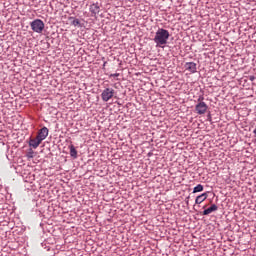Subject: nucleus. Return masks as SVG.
Wrapping results in <instances>:
<instances>
[{"label":"nucleus","mask_w":256,"mask_h":256,"mask_svg":"<svg viewBox=\"0 0 256 256\" xmlns=\"http://www.w3.org/2000/svg\"><path fill=\"white\" fill-rule=\"evenodd\" d=\"M169 37H170L169 30L159 28L156 31L153 41L154 43H156V47H160L163 49L167 41H169Z\"/></svg>","instance_id":"nucleus-1"},{"label":"nucleus","mask_w":256,"mask_h":256,"mask_svg":"<svg viewBox=\"0 0 256 256\" xmlns=\"http://www.w3.org/2000/svg\"><path fill=\"white\" fill-rule=\"evenodd\" d=\"M30 27L34 33H43L45 29V23L41 19H35L30 23Z\"/></svg>","instance_id":"nucleus-2"},{"label":"nucleus","mask_w":256,"mask_h":256,"mask_svg":"<svg viewBox=\"0 0 256 256\" xmlns=\"http://www.w3.org/2000/svg\"><path fill=\"white\" fill-rule=\"evenodd\" d=\"M113 97H115V89H113V88H105L102 91L101 99L105 103H107V101H110V99H113Z\"/></svg>","instance_id":"nucleus-3"},{"label":"nucleus","mask_w":256,"mask_h":256,"mask_svg":"<svg viewBox=\"0 0 256 256\" xmlns=\"http://www.w3.org/2000/svg\"><path fill=\"white\" fill-rule=\"evenodd\" d=\"M208 109H209V106H207V103L205 102H199L195 106V111L198 115H205Z\"/></svg>","instance_id":"nucleus-4"},{"label":"nucleus","mask_w":256,"mask_h":256,"mask_svg":"<svg viewBox=\"0 0 256 256\" xmlns=\"http://www.w3.org/2000/svg\"><path fill=\"white\" fill-rule=\"evenodd\" d=\"M49 135V129L47 127H43L42 129L39 130L38 134H37V138L40 141H45V139H47V136Z\"/></svg>","instance_id":"nucleus-5"},{"label":"nucleus","mask_w":256,"mask_h":256,"mask_svg":"<svg viewBox=\"0 0 256 256\" xmlns=\"http://www.w3.org/2000/svg\"><path fill=\"white\" fill-rule=\"evenodd\" d=\"M186 71L189 73H197V64L195 62H187L185 64Z\"/></svg>","instance_id":"nucleus-6"},{"label":"nucleus","mask_w":256,"mask_h":256,"mask_svg":"<svg viewBox=\"0 0 256 256\" xmlns=\"http://www.w3.org/2000/svg\"><path fill=\"white\" fill-rule=\"evenodd\" d=\"M42 141L36 136L35 138H31L29 141V146L33 149H37L39 145H41Z\"/></svg>","instance_id":"nucleus-7"},{"label":"nucleus","mask_w":256,"mask_h":256,"mask_svg":"<svg viewBox=\"0 0 256 256\" xmlns=\"http://www.w3.org/2000/svg\"><path fill=\"white\" fill-rule=\"evenodd\" d=\"M217 209H219V207L216 204H212L211 207L202 212V215H211V213L217 211Z\"/></svg>","instance_id":"nucleus-8"},{"label":"nucleus","mask_w":256,"mask_h":256,"mask_svg":"<svg viewBox=\"0 0 256 256\" xmlns=\"http://www.w3.org/2000/svg\"><path fill=\"white\" fill-rule=\"evenodd\" d=\"M206 199H207V193H203L196 197L195 203L196 205H201V203H203V201H205Z\"/></svg>","instance_id":"nucleus-9"},{"label":"nucleus","mask_w":256,"mask_h":256,"mask_svg":"<svg viewBox=\"0 0 256 256\" xmlns=\"http://www.w3.org/2000/svg\"><path fill=\"white\" fill-rule=\"evenodd\" d=\"M90 11L94 14L97 15V13H99L100 8H99V4H92L90 6Z\"/></svg>","instance_id":"nucleus-10"},{"label":"nucleus","mask_w":256,"mask_h":256,"mask_svg":"<svg viewBox=\"0 0 256 256\" xmlns=\"http://www.w3.org/2000/svg\"><path fill=\"white\" fill-rule=\"evenodd\" d=\"M69 149H70L71 157H73L74 159H77V149H75V146L70 145Z\"/></svg>","instance_id":"nucleus-11"},{"label":"nucleus","mask_w":256,"mask_h":256,"mask_svg":"<svg viewBox=\"0 0 256 256\" xmlns=\"http://www.w3.org/2000/svg\"><path fill=\"white\" fill-rule=\"evenodd\" d=\"M201 191H203V185H201V184H198L193 189V193H201Z\"/></svg>","instance_id":"nucleus-12"},{"label":"nucleus","mask_w":256,"mask_h":256,"mask_svg":"<svg viewBox=\"0 0 256 256\" xmlns=\"http://www.w3.org/2000/svg\"><path fill=\"white\" fill-rule=\"evenodd\" d=\"M71 25H73L74 27H78V25H81V22L79 21V19L73 18Z\"/></svg>","instance_id":"nucleus-13"},{"label":"nucleus","mask_w":256,"mask_h":256,"mask_svg":"<svg viewBox=\"0 0 256 256\" xmlns=\"http://www.w3.org/2000/svg\"><path fill=\"white\" fill-rule=\"evenodd\" d=\"M28 159H33V151L29 152L27 154Z\"/></svg>","instance_id":"nucleus-14"},{"label":"nucleus","mask_w":256,"mask_h":256,"mask_svg":"<svg viewBox=\"0 0 256 256\" xmlns=\"http://www.w3.org/2000/svg\"><path fill=\"white\" fill-rule=\"evenodd\" d=\"M110 77H119V73L111 74Z\"/></svg>","instance_id":"nucleus-15"},{"label":"nucleus","mask_w":256,"mask_h":256,"mask_svg":"<svg viewBox=\"0 0 256 256\" xmlns=\"http://www.w3.org/2000/svg\"><path fill=\"white\" fill-rule=\"evenodd\" d=\"M250 81H255V76H250Z\"/></svg>","instance_id":"nucleus-16"}]
</instances>
